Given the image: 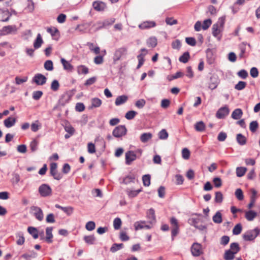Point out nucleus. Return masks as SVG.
Segmentation results:
<instances>
[{
  "mask_svg": "<svg viewBox=\"0 0 260 260\" xmlns=\"http://www.w3.org/2000/svg\"><path fill=\"white\" fill-rule=\"evenodd\" d=\"M93 9L99 12L103 11L106 8V4L100 1H94L92 3Z\"/></svg>",
  "mask_w": 260,
  "mask_h": 260,
  "instance_id": "2eb2a0df",
  "label": "nucleus"
},
{
  "mask_svg": "<svg viewBox=\"0 0 260 260\" xmlns=\"http://www.w3.org/2000/svg\"><path fill=\"white\" fill-rule=\"evenodd\" d=\"M170 224L172 226L171 237L172 240H174L179 232V226L178 220L175 217H172L170 220Z\"/></svg>",
  "mask_w": 260,
  "mask_h": 260,
  "instance_id": "7ed1b4c3",
  "label": "nucleus"
},
{
  "mask_svg": "<svg viewBox=\"0 0 260 260\" xmlns=\"http://www.w3.org/2000/svg\"><path fill=\"white\" fill-rule=\"evenodd\" d=\"M246 86V83L244 81H239L235 86V88L238 90H241L245 88Z\"/></svg>",
  "mask_w": 260,
  "mask_h": 260,
  "instance_id": "680f3d73",
  "label": "nucleus"
},
{
  "mask_svg": "<svg viewBox=\"0 0 260 260\" xmlns=\"http://www.w3.org/2000/svg\"><path fill=\"white\" fill-rule=\"evenodd\" d=\"M137 114V112L135 111H129L125 114V117L127 120H132L135 117Z\"/></svg>",
  "mask_w": 260,
  "mask_h": 260,
  "instance_id": "4d7b16f0",
  "label": "nucleus"
},
{
  "mask_svg": "<svg viewBox=\"0 0 260 260\" xmlns=\"http://www.w3.org/2000/svg\"><path fill=\"white\" fill-rule=\"evenodd\" d=\"M31 210L33 212L34 215L39 221H42L44 218V215L42 210L39 207L32 206Z\"/></svg>",
  "mask_w": 260,
  "mask_h": 260,
  "instance_id": "0eeeda50",
  "label": "nucleus"
},
{
  "mask_svg": "<svg viewBox=\"0 0 260 260\" xmlns=\"http://www.w3.org/2000/svg\"><path fill=\"white\" fill-rule=\"evenodd\" d=\"M57 165L55 162H52L50 164V173L53 176V178L55 180H59L62 177L61 173H58L57 170Z\"/></svg>",
  "mask_w": 260,
  "mask_h": 260,
  "instance_id": "423d86ee",
  "label": "nucleus"
},
{
  "mask_svg": "<svg viewBox=\"0 0 260 260\" xmlns=\"http://www.w3.org/2000/svg\"><path fill=\"white\" fill-rule=\"evenodd\" d=\"M194 128L197 132H203L205 129V125L202 121H200L196 123Z\"/></svg>",
  "mask_w": 260,
  "mask_h": 260,
  "instance_id": "f704fd0d",
  "label": "nucleus"
},
{
  "mask_svg": "<svg viewBox=\"0 0 260 260\" xmlns=\"http://www.w3.org/2000/svg\"><path fill=\"white\" fill-rule=\"evenodd\" d=\"M78 74H87L89 73V69L84 65H80L77 68Z\"/></svg>",
  "mask_w": 260,
  "mask_h": 260,
  "instance_id": "72a5a7b5",
  "label": "nucleus"
},
{
  "mask_svg": "<svg viewBox=\"0 0 260 260\" xmlns=\"http://www.w3.org/2000/svg\"><path fill=\"white\" fill-rule=\"evenodd\" d=\"M214 200L217 203H221L222 202L223 194L220 191H217L215 192Z\"/></svg>",
  "mask_w": 260,
  "mask_h": 260,
  "instance_id": "864d4df0",
  "label": "nucleus"
},
{
  "mask_svg": "<svg viewBox=\"0 0 260 260\" xmlns=\"http://www.w3.org/2000/svg\"><path fill=\"white\" fill-rule=\"evenodd\" d=\"M213 221L216 223H220L222 222V215L219 211H217L213 216Z\"/></svg>",
  "mask_w": 260,
  "mask_h": 260,
  "instance_id": "e433bc0d",
  "label": "nucleus"
},
{
  "mask_svg": "<svg viewBox=\"0 0 260 260\" xmlns=\"http://www.w3.org/2000/svg\"><path fill=\"white\" fill-rule=\"evenodd\" d=\"M71 99V95L68 93H64L60 98L58 104L59 106H64L68 103Z\"/></svg>",
  "mask_w": 260,
  "mask_h": 260,
  "instance_id": "6ab92c4d",
  "label": "nucleus"
},
{
  "mask_svg": "<svg viewBox=\"0 0 260 260\" xmlns=\"http://www.w3.org/2000/svg\"><path fill=\"white\" fill-rule=\"evenodd\" d=\"M258 127V123L257 121H252L250 123L249 129L252 133H255Z\"/></svg>",
  "mask_w": 260,
  "mask_h": 260,
  "instance_id": "a18cd8bd",
  "label": "nucleus"
},
{
  "mask_svg": "<svg viewBox=\"0 0 260 260\" xmlns=\"http://www.w3.org/2000/svg\"><path fill=\"white\" fill-rule=\"evenodd\" d=\"M52 230H53L52 227H47L46 229V236L45 238V240H46V241L48 243H51L52 242V238H53V235L52 233Z\"/></svg>",
  "mask_w": 260,
  "mask_h": 260,
  "instance_id": "412c9836",
  "label": "nucleus"
},
{
  "mask_svg": "<svg viewBox=\"0 0 260 260\" xmlns=\"http://www.w3.org/2000/svg\"><path fill=\"white\" fill-rule=\"evenodd\" d=\"M123 247V244L122 243H120V244L114 243L111 247L110 251L113 253H114V252H116L117 251L120 250V249L122 248Z\"/></svg>",
  "mask_w": 260,
  "mask_h": 260,
  "instance_id": "79ce46f5",
  "label": "nucleus"
},
{
  "mask_svg": "<svg viewBox=\"0 0 260 260\" xmlns=\"http://www.w3.org/2000/svg\"><path fill=\"white\" fill-rule=\"evenodd\" d=\"M102 104V101L97 98H93L91 100V107L97 108L99 107Z\"/></svg>",
  "mask_w": 260,
  "mask_h": 260,
  "instance_id": "09e8293b",
  "label": "nucleus"
},
{
  "mask_svg": "<svg viewBox=\"0 0 260 260\" xmlns=\"http://www.w3.org/2000/svg\"><path fill=\"white\" fill-rule=\"evenodd\" d=\"M135 176L134 175H127L123 179V183L125 184H128L131 182H134Z\"/></svg>",
  "mask_w": 260,
  "mask_h": 260,
  "instance_id": "49530a36",
  "label": "nucleus"
},
{
  "mask_svg": "<svg viewBox=\"0 0 260 260\" xmlns=\"http://www.w3.org/2000/svg\"><path fill=\"white\" fill-rule=\"evenodd\" d=\"M147 217L149 219V223L154 224L156 222L155 211L153 208H150L147 211Z\"/></svg>",
  "mask_w": 260,
  "mask_h": 260,
  "instance_id": "aec40b11",
  "label": "nucleus"
},
{
  "mask_svg": "<svg viewBox=\"0 0 260 260\" xmlns=\"http://www.w3.org/2000/svg\"><path fill=\"white\" fill-rule=\"evenodd\" d=\"M83 239L85 242L89 245L94 244L95 240V238L93 235L85 236Z\"/></svg>",
  "mask_w": 260,
  "mask_h": 260,
  "instance_id": "4c0bfd02",
  "label": "nucleus"
},
{
  "mask_svg": "<svg viewBox=\"0 0 260 260\" xmlns=\"http://www.w3.org/2000/svg\"><path fill=\"white\" fill-rule=\"evenodd\" d=\"M237 143L240 145L246 144L247 140L246 137L241 134H238L236 136Z\"/></svg>",
  "mask_w": 260,
  "mask_h": 260,
  "instance_id": "2f4dec72",
  "label": "nucleus"
},
{
  "mask_svg": "<svg viewBox=\"0 0 260 260\" xmlns=\"http://www.w3.org/2000/svg\"><path fill=\"white\" fill-rule=\"evenodd\" d=\"M38 142L36 140H33L30 144V148L31 151H36L38 149Z\"/></svg>",
  "mask_w": 260,
  "mask_h": 260,
  "instance_id": "e2e57ef3",
  "label": "nucleus"
},
{
  "mask_svg": "<svg viewBox=\"0 0 260 260\" xmlns=\"http://www.w3.org/2000/svg\"><path fill=\"white\" fill-rule=\"evenodd\" d=\"M247 43L245 42H243L239 45V49L240 50V53L239 54V56L240 58H243L244 56V54L246 51V45Z\"/></svg>",
  "mask_w": 260,
  "mask_h": 260,
  "instance_id": "603ef678",
  "label": "nucleus"
},
{
  "mask_svg": "<svg viewBox=\"0 0 260 260\" xmlns=\"http://www.w3.org/2000/svg\"><path fill=\"white\" fill-rule=\"evenodd\" d=\"M44 67L47 71H52L53 70V62L51 60H47L45 62Z\"/></svg>",
  "mask_w": 260,
  "mask_h": 260,
  "instance_id": "8fccbe9b",
  "label": "nucleus"
},
{
  "mask_svg": "<svg viewBox=\"0 0 260 260\" xmlns=\"http://www.w3.org/2000/svg\"><path fill=\"white\" fill-rule=\"evenodd\" d=\"M39 192L42 197H46L51 195L52 189L47 184H43L39 187Z\"/></svg>",
  "mask_w": 260,
  "mask_h": 260,
  "instance_id": "39448f33",
  "label": "nucleus"
},
{
  "mask_svg": "<svg viewBox=\"0 0 260 260\" xmlns=\"http://www.w3.org/2000/svg\"><path fill=\"white\" fill-rule=\"evenodd\" d=\"M147 44L148 47H155L157 45L156 38L155 37L149 38L147 41Z\"/></svg>",
  "mask_w": 260,
  "mask_h": 260,
  "instance_id": "ea45409f",
  "label": "nucleus"
},
{
  "mask_svg": "<svg viewBox=\"0 0 260 260\" xmlns=\"http://www.w3.org/2000/svg\"><path fill=\"white\" fill-rule=\"evenodd\" d=\"M156 25V23L154 21H146L140 24L139 27L141 29H146L154 27Z\"/></svg>",
  "mask_w": 260,
  "mask_h": 260,
  "instance_id": "a211bd4d",
  "label": "nucleus"
},
{
  "mask_svg": "<svg viewBox=\"0 0 260 260\" xmlns=\"http://www.w3.org/2000/svg\"><path fill=\"white\" fill-rule=\"evenodd\" d=\"M61 62L62 64L63 69L65 70L71 71L73 69V66L64 58L61 59Z\"/></svg>",
  "mask_w": 260,
  "mask_h": 260,
  "instance_id": "7c9ffc66",
  "label": "nucleus"
},
{
  "mask_svg": "<svg viewBox=\"0 0 260 260\" xmlns=\"http://www.w3.org/2000/svg\"><path fill=\"white\" fill-rule=\"evenodd\" d=\"M141 191H142L141 189H139L138 190H132L129 189H126V192H127L128 197L130 198H134V197L137 196L138 194Z\"/></svg>",
  "mask_w": 260,
  "mask_h": 260,
  "instance_id": "58836bf2",
  "label": "nucleus"
},
{
  "mask_svg": "<svg viewBox=\"0 0 260 260\" xmlns=\"http://www.w3.org/2000/svg\"><path fill=\"white\" fill-rule=\"evenodd\" d=\"M17 31V28L15 25H8L4 26L0 30V34L1 35H7L10 34H13Z\"/></svg>",
  "mask_w": 260,
  "mask_h": 260,
  "instance_id": "9b49d317",
  "label": "nucleus"
},
{
  "mask_svg": "<svg viewBox=\"0 0 260 260\" xmlns=\"http://www.w3.org/2000/svg\"><path fill=\"white\" fill-rule=\"evenodd\" d=\"M126 51L127 49L125 47H121L117 49L114 54V61H116L119 60L122 55L126 54Z\"/></svg>",
  "mask_w": 260,
  "mask_h": 260,
  "instance_id": "4468645a",
  "label": "nucleus"
},
{
  "mask_svg": "<svg viewBox=\"0 0 260 260\" xmlns=\"http://www.w3.org/2000/svg\"><path fill=\"white\" fill-rule=\"evenodd\" d=\"M85 228L87 230L91 231L93 230L95 228V224L93 221H88L86 223Z\"/></svg>",
  "mask_w": 260,
  "mask_h": 260,
  "instance_id": "0e129e2a",
  "label": "nucleus"
},
{
  "mask_svg": "<svg viewBox=\"0 0 260 260\" xmlns=\"http://www.w3.org/2000/svg\"><path fill=\"white\" fill-rule=\"evenodd\" d=\"M190 58L189 53L187 51L185 52L179 58V60L181 62L185 63L188 62Z\"/></svg>",
  "mask_w": 260,
  "mask_h": 260,
  "instance_id": "c9c22d12",
  "label": "nucleus"
},
{
  "mask_svg": "<svg viewBox=\"0 0 260 260\" xmlns=\"http://www.w3.org/2000/svg\"><path fill=\"white\" fill-rule=\"evenodd\" d=\"M127 133V129L125 125H120L113 129L112 132L113 136L115 138H120L125 136Z\"/></svg>",
  "mask_w": 260,
  "mask_h": 260,
  "instance_id": "20e7f679",
  "label": "nucleus"
},
{
  "mask_svg": "<svg viewBox=\"0 0 260 260\" xmlns=\"http://www.w3.org/2000/svg\"><path fill=\"white\" fill-rule=\"evenodd\" d=\"M242 230V226L241 223L237 224L233 229V234L235 235H239Z\"/></svg>",
  "mask_w": 260,
  "mask_h": 260,
  "instance_id": "de8ad7c7",
  "label": "nucleus"
},
{
  "mask_svg": "<svg viewBox=\"0 0 260 260\" xmlns=\"http://www.w3.org/2000/svg\"><path fill=\"white\" fill-rule=\"evenodd\" d=\"M260 229L258 227L253 230L246 231L242 236L243 239L245 241H253L259 235Z\"/></svg>",
  "mask_w": 260,
  "mask_h": 260,
  "instance_id": "f03ea898",
  "label": "nucleus"
},
{
  "mask_svg": "<svg viewBox=\"0 0 260 260\" xmlns=\"http://www.w3.org/2000/svg\"><path fill=\"white\" fill-rule=\"evenodd\" d=\"M235 196L236 198L238 199L239 201H242L244 199V196L243 193V191L241 189L238 188L235 191Z\"/></svg>",
  "mask_w": 260,
  "mask_h": 260,
  "instance_id": "052dcab7",
  "label": "nucleus"
},
{
  "mask_svg": "<svg viewBox=\"0 0 260 260\" xmlns=\"http://www.w3.org/2000/svg\"><path fill=\"white\" fill-rule=\"evenodd\" d=\"M247 169L245 167H237L236 168V175L238 177H241L245 174Z\"/></svg>",
  "mask_w": 260,
  "mask_h": 260,
  "instance_id": "a19ab883",
  "label": "nucleus"
},
{
  "mask_svg": "<svg viewBox=\"0 0 260 260\" xmlns=\"http://www.w3.org/2000/svg\"><path fill=\"white\" fill-rule=\"evenodd\" d=\"M190 151L186 148H183L182 150V156L185 159H188L190 156Z\"/></svg>",
  "mask_w": 260,
  "mask_h": 260,
  "instance_id": "69168bd1",
  "label": "nucleus"
},
{
  "mask_svg": "<svg viewBox=\"0 0 260 260\" xmlns=\"http://www.w3.org/2000/svg\"><path fill=\"white\" fill-rule=\"evenodd\" d=\"M168 136V133L165 129H162L159 132L158 137L160 139L166 140Z\"/></svg>",
  "mask_w": 260,
  "mask_h": 260,
  "instance_id": "5fc2aeb1",
  "label": "nucleus"
},
{
  "mask_svg": "<svg viewBox=\"0 0 260 260\" xmlns=\"http://www.w3.org/2000/svg\"><path fill=\"white\" fill-rule=\"evenodd\" d=\"M27 231L34 239H36L39 237V233L37 228L32 226H29L27 228Z\"/></svg>",
  "mask_w": 260,
  "mask_h": 260,
  "instance_id": "473e14b6",
  "label": "nucleus"
},
{
  "mask_svg": "<svg viewBox=\"0 0 260 260\" xmlns=\"http://www.w3.org/2000/svg\"><path fill=\"white\" fill-rule=\"evenodd\" d=\"M16 237L17 238L16 243L18 245H22L25 242V238L23 233L22 232H17L16 234Z\"/></svg>",
  "mask_w": 260,
  "mask_h": 260,
  "instance_id": "bb28decb",
  "label": "nucleus"
},
{
  "mask_svg": "<svg viewBox=\"0 0 260 260\" xmlns=\"http://www.w3.org/2000/svg\"><path fill=\"white\" fill-rule=\"evenodd\" d=\"M225 21V17L222 16L219 17L217 22L212 26V35L214 37L217 38L218 40H220L221 36L220 33L223 31Z\"/></svg>",
  "mask_w": 260,
  "mask_h": 260,
  "instance_id": "f257e3e1",
  "label": "nucleus"
},
{
  "mask_svg": "<svg viewBox=\"0 0 260 260\" xmlns=\"http://www.w3.org/2000/svg\"><path fill=\"white\" fill-rule=\"evenodd\" d=\"M16 122V119L15 118L9 117L4 120V123L6 127L10 128L14 126Z\"/></svg>",
  "mask_w": 260,
  "mask_h": 260,
  "instance_id": "4be33fe9",
  "label": "nucleus"
},
{
  "mask_svg": "<svg viewBox=\"0 0 260 260\" xmlns=\"http://www.w3.org/2000/svg\"><path fill=\"white\" fill-rule=\"evenodd\" d=\"M230 112V110L227 106L219 108L216 112V116L218 119H223Z\"/></svg>",
  "mask_w": 260,
  "mask_h": 260,
  "instance_id": "1a4fd4ad",
  "label": "nucleus"
},
{
  "mask_svg": "<svg viewBox=\"0 0 260 260\" xmlns=\"http://www.w3.org/2000/svg\"><path fill=\"white\" fill-rule=\"evenodd\" d=\"M212 20L210 19H208L203 21V23L202 25V28L204 30L207 29L211 25Z\"/></svg>",
  "mask_w": 260,
  "mask_h": 260,
  "instance_id": "338daca9",
  "label": "nucleus"
},
{
  "mask_svg": "<svg viewBox=\"0 0 260 260\" xmlns=\"http://www.w3.org/2000/svg\"><path fill=\"white\" fill-rule=\"evenodd\" d=\"M121 220L120 218L117 217L113 221V226L115 230H118L120 228Z\"/></svg>",
  "mask_w": 260,
  "mask_h": 260,
  "instance_id": "bf43d9fd",
  "label": "nucleus"
},
{
  "mask_svg": "<svg viewBox=\"0 0 260 260\" xmlns=\"http://www.w3.org/2000/svg\"><path fill=\"white\" fill-rule=\"evenodd\" d=\"M235 252L229 249L225 251L223 257L225 260H233L235 258Z\"/></svg>",
  "mask_w": 260,
  "mask_h": 260,
  "instance_id": "c756f323",
  "label": "nucleus"
},
{
  "mask_svg": "<svg viewBox=\"0 0 260 260\" xmlns=\"http://www.w3.org/2000/svg\"><path fill=\"white\" fill-rule=\"evenodd\" d=\"M137 158L136 153L133 151H128L125 153V164L130 165Z\"/></svg>",
  "mask_w": 260,
  "mask_h": 260,
  "instance_id": "ddd939ff",
  "label": "nucleus"
},
{
  "mask_svg": "<svg viewBox=\"0 0 260 260\" xmlns=\"http://www.w3.org/2000/svg\"><path fill=\"white\" fill-rule=\"evenodd\" d=\"M151 176L149 174L144 175L142 177L143 185L145 186H149L150 184Z\"/></svg>",
  "mask_w": 260,
  "mask_h": 260,
  "instance_id": "c03bdc74",
  "label": "nucleus"
},
{
  "mask_svg": "<svg viewBox=\"0 0 260 260\" xmlns=\"http://www.w3.org/2000/svg\"><path fill=\"white\" fill-rule=\"evenodd\" d=\"M115 21V18H110L105 20L103 22L99 21L97 22L96 25H98V27L96 28L95 31L99 30L106 26L112 25L114 23ZM94 25H95V24Z\"/></svg>",
  "mask_w": 260,
  "mask_h": 260,
  "instance_id": "9d476101",
  "label": "nucleus"
},
{
  "mask_svg": "<svg viewBox=\"0 0 260 260\" xmlns=\"http://www.w3.org/2000/svg\"><path fill=\"white\" fill-rule=\"evenodd\" d=\"M47 78L41 74H36L32 78V82L36 83L38 85H43L46 83Z\"/></svg>",
  "mask_w": 260,
  "mask_h": 260,
  "instance_id": "f8f14e48",
  "label": "nucleus"
},
{
  "mask_svg": "<svg viewBox=\"0 0 260 260\" xmlns=\"http://www.w3.org/2000/svg\"><path fill=\"white\" fill-rule=\"evenodd\" d=\"M92 22H85L81 24L78 25L76 28V30L81 33H85L87 30L89 31V26L91 25Z\"/></svg>",
  "mask_w": 260,
  "mask_h": 260,
  "instance_id": "f3484780",
  "label": "nucleus"
},
{
  "mask_svg": "<svg viewBox=\"0 0 260 260\" xmlns=\"http://www.w3.org/2000/svg\"><path fill=\"white\" fill-rule=\"evenodd\" d=\"M146 223L145 221H137L134 223V227L136 231H138L139 230H141L144 228V225H143Z\"/></svg>",
  "mask_w": 260,
  "mask_h": 260,
  "instance_id": "13d9d810",
  "label": "nucleus"
},
{
  "mask_svg": "<svg viewBox=\"0 0 260 260\" xmlns=\"http://www.w3.org/2000/svg\"><path fill=\"white\" fill-rule=\"evenodd\" d=\"M243 115L242 110L240 108L236 109L232 113L231 117L235 120L241 118Z\"/></svg>",
  "mask_w": 260,
  "mask_h": 260,
  "instance_id": "393cba45",
  "label": "nucleus"
},
{
  "mask_svg": "<svg viewBox=\"0 0 260 260\" xmlns=\"http://www.w3.org/2000/svg\"><path fill=\"white\" fill-rule=\"evenodd\" d=\"M128 100V96L125 95L118 96L115 100V104L116 106H119L124 104Z\"/></svg>",
  "mask_w": 260,
  "mask_h": 260,
  "instance_id": "b1692460",
  "label": "nucleus"
},
{
  "mask_svg": "<svg viewBox=\"0 0 260 260\" xmlns=\"http://www.w3.org/2000/svg\"><path fill=\"white\" fill-rule=\"evenodd\" d=\"M20 180V175L15 172L13 173L11 182L13 184H17Z\"/></svg>",
  "mask_w": 260,
  "mask_h": 260,
  "instance_id": "3c124183",
  "label": "nucleus"
},
{
  "mask_svg": "<svg viewBox=\"0 0 260 260\" xmlns=\"http://www.w3.org/2000/svg\"><path fill=\"white\" fill-rule=\"evenodd\" d=\"M219 83V79L216 75H213L210 77V82L208 87L211 90L215 89L217 88Z\"/></svg>",
  "mask_w": 260,
  "mask_h": 260,
  "instance_id": "dca6fc26",
  "label": "nucleus"
},
{
  "mask_svg": "<svg viewBox=\"0 0 260 260\" xmlns=\"http://www.w3.org/2000/svg\"><path fill=\"white\" fill-rule=\"evenodd\" d=\"M47 31L53 37H55L56 35H58L59 31L55 27H48Z\"/></svg>",
  "mask_w": 260,
  "mask_h": 260,
  "instance_id": "6e6d98bb",
  "label": "nucleus"
},
{
  "mask_svg": "<svg viewBox=\"0 0 260 260\" xmlns=\"http://www.w3.org/2000/svg\"><path fill=\"white\" fill-rule=\"evenodd\" d=\"M191 251L194 256H200L203 253L201 244L194 243L191 246Z\"/></svg>",
  "mask_w": 260,
  "mask_h": 260,
  "instance_id": "6e6552de",
  "label": "nucleus"
},
{
  "mask_svg": "<svg viewBox=\"0 0 260 260\" xmlns=\"http://www.w3.org/2000/svg\"><path fill=\"white\" fill-rule=\"evenodd\" d=\"M43 43V40L40 34L37 35V38L34 42V47L37 49L40 48Z\"/></svg>",
  "mask_w": 260,
  "mask_h": 260,
  "instance_id": "5701e85b",
  "label": "nucleus"
},
{
  "mask_svg": "<svg viewBox=\"0 0 260 260\" xmlns=\"http://www.w3.org/2000/svg\"><path fill=\"white\" fill-rule=\"evenodd\" d=\"M257 216V213L253 210H249L245 212V218L248 221H252Z\"/></svg>",
  "mask_w": 260,
  "mask_h": 260,
  "instance_id": "cd10ccee",
  "label": "nucleus"
},
{
  "mask_svg": "<svg viewBox=\"0 0 260 260\" xmlns=\"http://www.w3.org/2000/svg\"><path fill=\"white\" fill-rule=\"evenodd\" d=\"M206 54L207 62L209 64H213L215 61V57L213 55V52L210 49H208Z\"/></svg>",
  "mask_w": 260,
  "mask_h": 260,
  "instance_id": "a878e982",
  "label": "nucleus"
},
{
  "mask_svg": "<svg viewBox=\"0 0 260 260\" xmlns=\"http://www.w3.org/2000/svg\"><path fill=\"white\" fill-rule=\"evenodd\" d=\"M146 104V101L144 99H140L138 100L136 103L135 106L139 109L143 108Z\"/></svg>",
  "mask_w": 260,
  "mask_h": 260,
  "instance_id": "774afa93",
  "label": "nucleus"
},
{
  "mask_svg": "<svg viewBox=\"0 0 260 260\" xmlns=\"http://www.w3.org/2000/svg\"><path fill=\"white\" fill-rule=\"evenodd\" d=\"M229 250H231L232 251L235 252V254H236L240 250V247L238 243L234 242L231 244Z\"/></svg>",
  "mask_w": 260,
  "mask_h": 260,
  "instance_id": "37998d69",
  "label": "nucleus"
},
{
  "mask_svg": "<svg viewBox=\"0 0 260 260\" xmlns=\"http://www.w3.org/2000/svg\"><path fill=\"white\" fill-rule=\"evenodd\" d=\"M152 137V135L150 133H145L142 134L140 138L141 141L142 143H146Z\"/></svg>",
  "mask_w": 260,
  "mask_h": 260,
  "instance_id": "c85d7f7f",
  "label": "nucleus"
}]
</instances>
